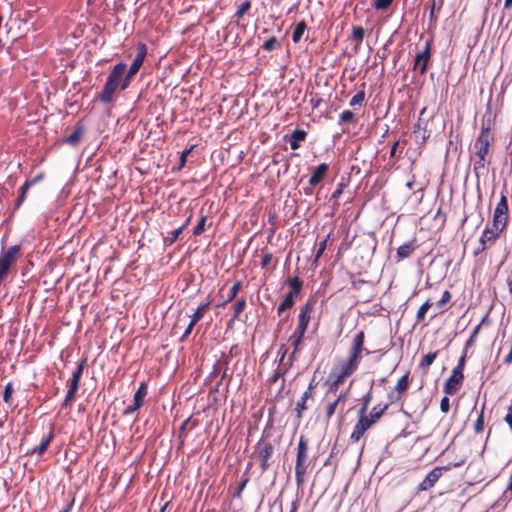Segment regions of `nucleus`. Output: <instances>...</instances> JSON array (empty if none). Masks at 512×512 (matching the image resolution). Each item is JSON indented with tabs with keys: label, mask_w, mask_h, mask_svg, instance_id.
<instances>
[{
	"label": "nucleus",
	"mask_w": 512,
	"mask_h": 512,
	"mask_svg": "<svg viewBox=\"0 0 512 512\" xmlns=\"http://www.w3.org/2000/svg\"><path fill=\"white\" fill-rule=\"evenodd\" d=\"M11 265L0 259V281L5 279L9 273Z\"/></svg>",
	"instance_id": "4d7b16f0"
},
{
	"label": "nucleus",
	"mask_w": 512,
	"mask_h": 512,
	"mask_svg": "<svg viewBox=\"0 0 512 512\" xmlns=\"http://www.w3.org/2000/svg\"><path fill=\"white\" fill-rule=\"evenodd\" d=\"M465 363H466V353H464L459 358L457 365L452 370H455V371L463 373L464 372Z\"/></svg>",
	"instance_id": "052dcab7"
},
{
	"label": "nucleus",
	"mask_w": 512,
	"mask_h": 512,
	"mask_svg": "<svg viewBox=\"0 0 512 512\" xmlns=\"http://www.w3.org/2000/svg\"><path fill=\"white\" fill-rule=\"evenodd\" d=\"M346 398H347V393L346 392H341L333 400H329V398L325 399L326 400V404L324 405L323 410H324V417H325V421L326 422H329L331 417L335 414V411H336L338 405L341 402L344 403Z\"/></svg>",
	"instance_id": "4468645a"
},
{
	"label": "nucleus",
	"mask_w": 512,
	"mask_h": 512,
	"mask_svg": "<svg viewBox=\"0 0 512 512\" xmlns=\"http://www.w3.org/2000/svg\"><path fill=\"white\" fill-rule=\"evenodd\" d=\"M431 47L432 40H427L425 43V47L422 51L418 52L414 59L413 68L418 69L420 74L424 75L427 72L428 63L431 59Z\"/></svg>",
	"instance_id": "9d476101"
},
{
	"label": "nucleus",
	"mask_w": 512,
	"mask_h": 512,
	"mask_svg": "<svg viewBox=\"0 0 512 512\" xmlns=\"http://www.w3.org/2000/svg\"><path fill=\"white\" fill-rule=\"evenodd\" d=\"M303 340L304 339L299 338V337H294V336L289 337V342L293 348L291 357H293L297 352L300 351Z\"/></svg>",
	"instance_id": "a18cd8bd"
},
{
	"label": "nucleus",
	"mask_w": 512,
	"mask_h": 512,
	"mask_svg": "<svg viewBox=\"0 0 512 512\" xmlns=\"http://www.w3.org/2000/svg\"><path fill=\"white\" fill-rule=\"evenodd\" d=\"M494 142V134L491 132V120L483 122L480 133L474 143L476 156L488 157L491 146Z\"/></svg>",
	"instance_id": "39448f33"
},
{
	"label": "nucleus",
	"mask_w": 512,
	"mask_h": 512,
	"mask_svg": "<svg viewBox=\"0 0 512 512\" xmlns=\"http://www.w3.org/2000/svg\"><path fill=\"white\" fill-rule=\"evenodd\" d=\"M364 344L365 332L360 330L354 335L352 339L348 351V357L341 359L333 367L330 374V377H333V380L329 384L325 399H328L330 394H336L339 387L346 381V379L356 372L363 356L370 354V351L365 348Z\"/></svg>",
	"instance_id": "f257e3e1"
},
{
	"label": "nucleus",
	"mask_w": 512,
	"mask_h": 512,
	"mask_svg": "<svg viewBox=\"0 0 512 512\" xmlns=\"http://www.w3.org/2000/svg\"><path fill=\"white\" fill-rule=\"evenodd\" d=\"M251 8V1L245 0L243 3H241L238 6V9L236 13L234 14V17L237 19H241Z\"/></svg>",
	"instance_id": "58836bf2"
},
{
	"label": "nucleus",
	"mask_w": 512,
	"mask_h": 512,
	"mask_svg": "<svg viewBox=\"0 0 512 512\" xmlns=\"http://www.w3.org/2000/svg\"><path fill=\"white\" fill-rule=\"evenodd\" d=\"M388 406H389L388 404H384V405H382V404H377V405H375V406L371 409L370 413L368 414V417H369L370 419H373V422H374V423H377V421H378V420H379V419L384 415V413L387 411Z\"/></svg>",
	"instance_id": "bb28decb"
},
{
	"label": "nucleus",
	"mask_w": 512,
	"mask_h": 512,
	"mask_svg": "<svg viewBox=\"0 0 512 512\" xmlns=\"http://www.w3.org/2000/svg\"><path fill=\"white\" fill-rule=\"evenodd\" d=\"M440 410L443 412V413H448L449 410H450V400L449 398L446 396H444L441 401H440Z\"/></svg>",
	"instance_id": "bf43d9fd"
},
{
	"label": "nucleus",
	"mask_w": 512,
	"mask_h": 512,
	"mask_svg": "<svg viewBox=\"0 0 512 512\" xmlns=\"http://www.w3.org/2000/svg\"><path fill=\"white\" fill-rule=\"evenodd\" d=\"M372 398H373V394H372V391L370 390L369 392H367V393L362 397V399H361L362 405H361V407H360V409H359V411H358V412H361V413H364V412H365V413H367V411H368V406H369V404H370V402H371Z\"/></svg>",
	"instance_id": "49530a36"
},
{
	"label": "nucleus",
	"mask_w": 512,
	"mask_h": 512,
	"mask_svg": "<svg viewBox=\"0 0 512 512\" xmlns=\"http://www.w3.org/2000/svg\"><path fill=\"white\" fill-rule=\"evenodd\" d=\"M246 306L247 304L245 298L242 297L236 300V302L233 305V315L227 323L228 328H232L235 321L245 322L247 317L245 316V318L243 319L242 313L245 310Z\"/></svg>",
	"instance_id": "2eb2a0df"
},
{
	"label": "nucleus",
	"mask_w": 512,
	"mask_h": 512,
	"mask_svg": "<svg viewBox=\"0 0 512 512\" xmlns=\"http://www.w3.org/2000/svg\"><path fill=\"white\" fill-rule=\"evenodd\" d=\"M317 384L318 383L316 382L315 378H313L310 381L308 388L306 389V391L302 394V396L300 398L304 399L305 401L312 399L314 396V389L316 388Z\"/></svg>",
	"instance_id": "ea45409f"
},
{
	"label": "nucleus",
	"mask_w": 512,
	"mask_h": 512,
	"mask_svg": "<svg viewBox=\"0 0 512 512\" xmlns=\"http://www.w3.org/2000/svg\"><path fill=\"white\" fill-rule=\"evenodd\" d=\"M483 430H484V406L482 407V409L477 417V420L474 424V432L476 434L482 433Z\"/></svg>",
	"instance_id": "79ce46f5"
},
{
	"label": "nucleus",
	"mask_w": 512,
	"mask_h": 512,
	"mask_svg": "<svg viewBox=\"0 0 512 512\" xmlns=\"http://www.w3.org/2000/svg\"><path fill=\"white\" fill-rule=\"evenodd\" d=\"M45 173L39 172L33 179L27 180L28 183H31V186L35 185L36 183L42 181L44 179Z\"/></svg>",
	"instance_id": "774afa93"
},
{
	"label": "nucleus",
	"mask_w": 512,
	"mask_h": 512,
	"mask_svg": "<svg viewBox=\"0 0 512 512\" xmlns=\"http://www.w3.org/2000/svg\"><path fill=\"white\" fill-rule=\"evenodd\" d=\"M206 220H207V216L206 215H203L199 219L197 225L195 226V228L193 230V235L199 236V235H201L205 231Z\"/></svg>",
	"instance_id": "09e8293b"
},
{
	"label": "nucleus",
	"mask_w": 512,
	"mask_h": 512,
	"mask_svg": "<svg viewBox=\"0 0 512 512\" xmlns=\"http://www.w3.org/2000/svg\"><path fill=\"white\" fill-rule=\"evenodd\" d=\"M393 0H373V7L377 10H387Z\"/></svg>",
	"instance_id": "603ef678"
},
{
	"label": "nucleus",
	"mask_w": 512,
	"mask_h": 512,
	"mask_svg": "<svg viewBox=\"0 0 512 512\" xmlns=\"http://www.w3.org/2000/svg\"><path fill=\"white\" fill-rule=\"evenodd\" d=\"M211 302L212 300L208 299L205 303L200 304L196 311L191 315V320L195 323L200 321L207 312Z\"/></svg>",
	"instance_id": "c756f323"
},
{
	"label": "nucleus",
	"mask_w": 512,
	"mask_h": 512,
	"mask_svg": "<svg viewBox=\"0 0 512 512\" xmlns=\"http://www.w3.org/2000/svg\"><path fill=\"white\" fill-rule=\"evenodd\" d=\"M285 372V370H281L280 368L276 369L270 378V382L276 383L281 377L284 376Z\"/></svg>",
	"instance_id": "e2e57ef3"
},
{
	"label": "nucleus",
	"mask_w": 512,
	"mask_h": 512,
	"mask_svg": "<svg viewBox=\"0 0 512 512\" xmlns=\"http://www.w3.org/2000/svg\"><path fill=\"white\" fill-rule=\"evenodd\" d=\"M295 299L291 295H285L284 299L280 302L277 307V314L281 315L285 310L290 309L294 306Z\"/></svg>",
	"instance_id": "72a5a7b5"
},
{
	"label": "nucleus",
	"mask_w": 512,
	"mask_h": 512,
	"mask_svg": "<svg viewBox=\"0 0 512 512\" xmlns=\"http://www.w3.org/2000/svg\"><path fill=\"white\" fill-rule=\"evenodd\" d=\"M464 382V373L452 370L451 375L445 381L443 391L446 395H455L462 387Z\"/></svg>",
	"instance_id": "f8f14e48"
},
{
	"label": "nucleus",
	"mask_w": 512,
	"mask_h": 512,
	"mask_svg": "<svg viewBox=\"0 0 512 512\" xmlns=\"http://www.w3.org/2000/svg\"><path fill=\"white\" fill-rule=\"evenodd\" d=\"M306 28H307V25L304 20H302L296 24V26L293 30V33H292V41L294 43H298L301 40Z\"/></svg>",
	"instance_id": "473e14b6"
},
{
	"label": "nucleus",
	"mask_w": 512,
	"mask_h": 512,
	"mask_svg": "<svg viewBox=\"0 0 512 512\" xmlns=\"http://www.w3.org/2000/svg\"><path fill=\"white\" fill-rule=\"evenodd\" d=\"M329 170V165L327 163H321L319 164L313 171L310 179L309 184L312 187L317 186L327 175Z\"/></svg>",
	"instance_id": "6ab92c4d"
},
{
	"label": "nucleus",
	"mask_w": 512,
	"mask_h": 512,
	"mask_svg": "<svg viewBox=\"0 0 512 512\" xmlns=\"http://www.w3.org/2000/svg\"><path fill=\"white\" fill-rule=\"evenodd\" d=\"M197 323L193 322L192 320H190L184 334L182 335L181 337V340L184 341L185 339H187L189 337V335L191 334L194 326L196 325Z\"/></svg>",
	"instance_id": "69168bd1"
},
{
	"label": "nucleus",
	"mask_w": 512,
	"mask_h": 512,
	"mask_svg": "<svg viewBox=\"0 0 512 512\" xmlns=\"http://www.w3.org/2000/svg\"><path fill=\"white\" fill-rule=\"evenodd\" d=\"M126 64L119 62L113 66L108 74L106 82L98 95V99L104 104H110L114 101L118 90H125L129 87L130 81L126 82Z\"/></svg>",
	"instance_id": "f03ea898"
},
{
	"label": "nucleus",
	"mask_w": 512,
	"mask_h": 512,
	"mask_svg": "<svg viewBox=\"0 0 512 512\" xmlns=\"http://www.w3.org/2000/svg\"><path fill=\"white\" fill-rule=\"evenodd\" d=\"M306 331H307V329L305 327L299 326L297 324V326H296L294 332L291 334V336L299 337V338L304 339Z\"/></svg>",
	"instance_id": "680f3d73"
},
{
	"label": "nucleus",
	"mask_w": 512,
	"mask_h": 512,
	"mask_svg": "<svg viewBox=\"0 0 512 512\" xmlns=\"http://www.w3.org/2000/svg\"><path fill=\"white\" fill-rule=\"evenodd\" d=\"M365 98V92L363 90L357 92L349 102V105L354 107L355 105H361Z\"/></svg>",
	"instance_id": "864d4df0"
},
{
	"label": "nucleus",
	"mask_w": 512,
	"mask_h": 512,
	"mask_svg": "<svg viewBox=\"0 0 512 512\" xmlns=\"http://www.w3.org/2000/svg\"><path fill=\"white\" fill-rule=\"evenodd\" d=\"M357 423L360 424V426H362L367 431L375 424L373 422V419H370L368 417V414L365 412L364 413L358 412Z\"/></svg>",
	"instance_id": "e433bc0d"
},
{
	"label": "nucleus",
	"mask_w": 512,
	"mask_h": 512,
	"mask_svg": "<svg viewBox=\"0 0 512 512\" xmlns=\"http://www.w3.org/2000/svg\"><path fill=\"white\" fill-rule=\"evenodd\" d=\"M249 480L250 479H249L248 475H243L242 476L241 483L237 487V489H236V491L234 493V497H236L238 499H240L242 497V492L245 489L246 485L248 484Z\"/></svg>",
	"instance_id": "3c124183"
},
{
	"label": "nucleus",
	"mask_w": 512,
	"mask_h": 512,
	"mask_svg": "<svg viewBox=\"0 0 512 512\" xmlns=\"http://www.w3.org/2000/svg\"><path fill=\"white\" fill-rule=\"evenodd\" d=\"M366 432H367V430L364 429L362 426H360V424H358L356 422V424L353 427V431L349 437L350 443H352V444L358 443L360 441V439L365 435Z\"/></svg>",
	"instance_id": "2f4dec72"
},
{
	"label": "nucleus",
	"mask_w": 512,
	"mask_h": 512,
	"mask_svg": "<svg viewBox=\"0 0 512 512\" xmlns=\"http://www.w3.org/2000/svg\"><path fill=\"white\" fill-rule=\"evenodd\" d=\"M308 408L307 406V401H305L304 399L300 398L297 403H296V407H295V412H296V418L298 420H301L302 419V416H303V412Z\"/></svg>",
	"instance_id": "c03bdc74"
},
{
	"label": "nucleus",
	"mask_w": 512,
	"mask_h": 512,
	"mask_svg": "<svg viewBox=\"0 0 512 512\" xmlns=\"http://www.w3.org/2000/svg\"><path fill=\"white\" fill-rule=\"evenodd\" d=\"M20 252V246L19 245H13L10 246L1 256L0 259L11 266L15 264L17 260V256Z\"/></svg>",
	"instance_id": "b1692460"
},
{
	"label": "nucleus",
	"mask_w": 512,
	"mask_h": 512,
	"mask_svg": "<svg viewBox=\"0 0 512 512\" xmlns=\"http://www.w3.org/2000/svg\"><path fill=\"white\" fill-rule=\"evenodd\" d=\"M199 425V421L194 419L192 416L188 417L181 425L178 433L180 445L184 444L185 438L188 434Z\"/></svg>",
	"instance_id": "a211bd4d"
},
{
	"label": "nucleus",
	"mask_w": 512,
	"mask_h": 512,
	"mask_svg": "<svg viewBox=\"0 0 512 512\" xmlns=\"http://www.w3.org/2000/svg\"><path fill=\"white\" fill-rule=\"evenodd\" d=\"M278 46H279V43H278L277 38L275 36H272L263 43L262 48L265 51L270 52V51L275 50Z\"/></svg>",
	"instance_id": "de8ad7c7"
},
{
	"label": "nucleus",
	"mask_w": 512,
	"mask_h": 512,
	"mask_svg": "<svg viewBox=\"0 0 512 512\" xmlns=\"http://www.w3.org/2000/svg\"><path fill=\"white\" fill-rule=\"evenodd\" d=\"M365 37V30L361 26H353L352 32L348 37V40L353 41L355 43V49L362 44L363 39Z\"/></svg>",
	"instance_id": "a878e982"
},
{
	"label": "nucleus",
	"mask_w": 512,
	"mask_h": 512,
	"mask_svg": "<svg viewBox=\"0 0 512 512\" xmlns=\"http://www.w3.org/2000/svg\"><path fill=\"white\" fill-rule=\"evenodd\" d=\"M307 132L303 129H295L289 136V143L292 150L301 147V143L306 140Z\"/></svg>",
	"instance_id": "aec40b11"
},
{
	"label": "nucleus",
	"mask_w": 512,
	"mask_h": 512,
	"mask_svg": "<svg viewBox=\"0 0 512 512\" xmlns=\"http://www.w3.org/2000/svg\"><path fill=\"white\" fill-rule=\"evenodd\" d=\"M54 437V429L52 427L49 434L43 437L40 444L37 447L33 448L31 451H29L28 454H43L47 450V447L49 446L50 442L54 439Z\"/></svg>",
	"instance_id": "5701e85b"
},
{
	"label": "nucleus",
	"mask_w": 512,
	"mask_h": 512,
	"mask_svg": "<svg viewBox=\"0 0 512 512\" xmlns=\"http://www.w3.org/2000/svg\"><path fill=\"white\" fill-rule=\"evenodd\" d=\"M330 235L328 234L322 241L318 244V249L315 253V259L314 262H318V260L322 257L324 251L327 248V242L329 240Z\"/></svg>",
	"instance_id": "37998d69"
},
{
	"label": "nucleus",
	"mask_w": 512,
	"mask_h": 512,
	"mask_svg": "<svg viewBox=\"0 0 512 512\" xmlns=\"http://www.w3.org/2000/svg\"><path fill=\"white\" fill-rule=\"evenodd\" d=\"M272 261V254L267 249H262L261 268H266Z\"/></svg>",
	"instance_id": "5fc2aeb1"
},
{
	"label": "nucleus",
	"mask_w": 512,
	"mask_h": 512,
	"mask_svg": "<svg viewBox=\"0 0 512 512\" xmlns=\"http://www.w3.org/2000/svg\"><path fill=\"white\" fill-rule=\"evenodd\" d=\"M86 359H83L80 361L77 365L76 370L73 372L71 379L67 382L68 391L65 396V399L62 403V407L67 408L71 405L73 399L75 398L77 391L79 389L81 376L83 373V370L86 366Z\"/></svg>",
	"instance_id": "423d86ee"
},
{
	"label": "nucleus",
	"mask_w": 512,
	"mask_h": 512,
	"mask_svg": "<svg viewBox=\"0 0 512 512\" xmlns=\"http://www.w3.org/2000/svg\"><path fill=\"white\" fill-rule=\"evenodd\" d=\"M309 102H310L312 109H317L320 107L321 103L323 102V99L321 97H319L318 95H315V96L311 97Z\"/></svg>",
	"instance_id": "0e129e2a"
},
{
	"label": "nucleus",
	"mask_w": 512,
	"mask_h": 512,
	"mask_svg": "<svg viewBox=\"0 0 512 512\" xmlns=\"http://www.w3.org/2000/svg\"><path fill=\"white\" fill-rule=\"evenodd\" d=\"M83 134H84L83 126L77 125L75 127V129L73 130V132L65 138L64 142L69 145H72V146H77L80 143V141L83 137Z\"/></svg>",
	"instance_id": "393cba45"
},
{
	"label": "nucleus",
	"mask_w": 512,
	"mask_h": 512,
	"mask_svg": "<svg viewBox=\"0 0 512 512\" xmlns=\"http://www.w3.org/2000/svg\"><path fill=\"white\" fill-rule=\"evenodd\" d=\"M31 187V183H28L27 181L24 182V184L19 189V195L17 197L16 206H20L21 203L25 200L26 194Z\"/></svg>",
	"instance_id": "a19ab883"
},
{
	"label": "nucleus",
	"mask_w": 512,
	"mask_h": 512,
	"mask_svg": "<svg viewBox=\"0 0 512 512\" xmlns=\"http://www.w3.org/2000/svg\"><path fill=\"white\" fill-rule=\"evenodd\" d=\"M504 231L505 230L501 229L500 227L493 226V224L491 227L486 226L480 236V247L474 251V255L478 256L480 253L490 248L493 244L496 243V241L500 238L501 233Z\"/></svg>",
	"instance_id": "6e6552de"
},
{
	"label": "nucleus",
	"mask_w": 512,
	"mask_h": 512,
	"mask_svg": "<svg viewBox=\"0 0 512 512\" xmlns=\"http://www.w3.org/2000/svg\"><path fill=\"white\" fill-rule=\"evenodd\" d=\"M509 222V206L508 199L505 194H501L498 203L494 209L492 224L506 230Z\"/></svg>",
	"instance_id": "0eeeda50"
},
{
	"label": "nucleus",
	"mask_w": 512,
	"mask_h": 512,
	"mask_svg": "<svg viewBox=\"0 0 512 512\" xmlns=\"http://www.w3.org/2000/svg\"><path fill=\"white\" fill-rule=\"evenodd\" d=\"M14 392L12 383H7L4 388L3 401L7 404H11L12 394Z\"/></svg>",
	"instance_id": "8fccbe9b"
},
{
	"label": "nucleus",
	"mask_w": 512,
	"mask_h": 512,
	"mask_svg": "<svg viewBox=\"0 0 512 512\" xmlns=\"http://www.w3.org/2000/svg\"><path fill=\"white\" fill-rule=\"evenodd\" d=\"M432 302L430 300H427L426 302H424L420 308L418 309L417 311V314H416V321L417 323H422L424 322L425 320V315L427 313V311L429 310V308L432 306Z\"/></svg>",
	"instance_id": "c9c22d12"
},
{
	"label": "nucleus",
	"mask_w": 512,
	"mask_h": 512,
	"mask_svg": "<svg viewBox=\"0 0 512 512\" xmlns=\"http://www.w3.org/2000/svg\"><path fill=\"white\" fill-rule=\"evenodd\" d=\"M241 288H242V282L236 281L230 288L227 298L221 304H218L217 307L225 306L226 304L233 301L237 297Z\"/></svg>",
	"instance_id": "cd10ccee"
},
{
	"label": "nucleus",
	"mask_w": 512,
	"mask_h": 512,
	"mask_svg": "<svg viewBox=\"0 0 512 512\" xmlns=\"http://www.w3.org/2000/svg\"><path fill=\"white\" fill-rule=\"evenodd\" d=\"M490 164L488 157L477 156V160L473 164V170L478 176L480 172L484 173Z\"/></svg>",
	"instance_id": "7c9ffc66"
},
{
	"label": "nucleus",
	"mask_w": 512,
	"mask_h": 512,
	"mask_svg": "<svg viewBox=\"0 0 512 512\" xmlns=\"http://www.w3.org/2000/svg\"><path fill=\"white\" fill-rule=\"evenodd\" d=\"M147 392V384L145 382L140 383L137 391L134 394L133 405L127 407V412H134L138 410L143 405Z\"/></svg>",
	"instance_id": "dca6fc26"
},
{
	"label": "nucleus",
	"mask_w": 512,
	"mask_h": 512,
	"mask_svg": "<svg viewBox=\"0 0 512 512\" xmlns=\"http://www.w3.org/2000/svg\"><path fill=\"white\" fill-rule=\"evenodd\" d=\"M308 439L301 435L297 445L296 463H295V481L297 486H302L305 482V475L309 466L308 462Z\"/></svg>",
	"instance_id": "7ed1b4c3"
},
{
	"label": "nucleus",
	"mask_w": 512,
	"mask_h": 512,
	"mask_svg": "<svg viewBox=\"0 0 512 512\" xmlns=\"http://www.w3.org/2000/svg\"><path fill=\"white\" fill-rule=\"evenodd\" d=\"M348 184L349 179L342 177L340 182L337 184L335 191L332 193L331 199L337 201Z\"/></svg>",
	"instance_id": "f704fd0d"
},
{
	"label": "nucleus",
	"mask_w": 512,
	"mask_h": 512,
	"mask_svg": "<svg viewBox=\"0 0 512 512\" xmlns=\"http://www.w3.org/2000/svg\"><path fill=\"white\" fill-rule=\"evenodd\" d=\"M416 248L417 245L415 244L414 240L401 245L396 252L397 261H401L405 258L410 257L412 253L416 250Z\"/></svg>",
	"instance_id": "4be33fe9"
},
{
	"label": "nucleus",
	"mask_w": 512,
	"mask_h": 512,
	"mask_svg": "<svg viewBox=\"0 0 512 512\" xmlns=\"http://www.w3.org/2000/svg\"><path fill=\"white\" fill-rule=\"evenodd\" d=\"M183 232L182 228H177L169 232L168 237L165 239L170 245L177 241L179 235Z\"/></svg>",
	"instance_id": "6e6d98bb"
},
{
	"label": "nucleus",
	"mask_w": 512,
	"mask_h": 512,
	"mask_svg": "<svg viewBox=\"0 0 512 512\" xmlns=\"http://www.w3.org/2000/svg\"><path fill=\"white\" fill-rule=\"evenodd\" d=\"M438 355V352H432L424 355L419 363V367L422 369V371L426 374L429 370V367L433 364L436 357Z\"/></svg>",
	"instance_id": "c85d7f7f"
},
{
	"label": "nucleus",
	"mask_w": 512,
	"mask_h": 512,
	"mask_svg": "<svg viewBox=\"0 0 512 512\" xmlns=\"http://www.w3.org/2000/svg\"><path fill=\"white\" fill-rule=\"evenodd\" d=\"M275 447L263 439L259 440L253 447L251 459L259 463L261 473H265L274 462Z\"/></svg>",
	"instance_id": "20e7f679"
},
{
	"label": "nucleus",
	"mask_w": 512,
	"mask_h": 512,
	"mask_svg": "<svg viewBox=\"0 0 512 512\" xmlns=\"http://www.w3.org/2000/svg\"><path fill=\"white\" fill-rule=\"evenodd\" d=\"M146 55H147L146 45L144 43H139L137 46V54H136L132 64L130 65L129 69L128 70L126 69V73H125L126 82L132 81V78L134 77V75H136L137 72L140 70Z\"/></svg>",
	"instance_id": "9b49d317"
},
{
	"label": "nucleus",
	"mask_w": 512,
	"mask_h": 512,
	"mask_svg": "<svg viewBox=\"0 0 512 512\" xmlns=\"http://www.w3.org/2000/svg\"><path fill=\"white\" fill-rule=\"evenodd\" d=\"M313 303L308 300L301 308L298 314V325L308 329V325L312 318Z\"/></svg>",
	"instance_id": "f3484780"
},
{
	"label": "nucleus",
	"mask_w": 512,
	"mask_h": 512,
	"mask_svg": "<svg viewBox=\"0 0 512 512\" xmlns=\"http://www.w3.org/2000/svg\"><path fill=\"white\" fill-rule=\"evenodd\" d=\"M409 372L403 375L394 387V392L388 394V399L391 404L404 402V395L409 388Z\"/></svg>",
	"instance_id": "1a4fd4ad"
},
{
	"label": "nucleus",
	"mask_w": 512,
	"mask_h": 512,
	"mask_svg": "<svg viewBox=\"0 0 512 512\" xmlns=\"http://www.w3.org/2000/svg\"><path fill=\"white\" fill-rule=\"evenodd\" d=\"M448 467H434L418 485L417 492L428 491L434 487L437 481L443 474V470H448Z\"/></svg>",
	"instance_id": "ddd939ff"
},
{
	"label": "nucleus",
	"mask_w": 512,
	"mask_h": 512,
	"mask_svg": "<svg viewBox=\"0 0 512 512\" xmlns=\"http://www.w3.org/2000/svg\"><path fill=\"white\" fill-rule=\"evenodd\" d=\"M357 119L355 117V114L351 110H344L339 115V124H346V123H356Z\"/></svg>",
	"instance_id": "4c0bfd02"
},
{
	"label": "nucleus",
	"mask_w": 512,
	"mask_h": 512,
	"mask_svg": "<svg viewBox=\"0 0 512 512\" xmlns=\"http://www.w3.org/2000/svg\"><path fill=\"white\" fill-rule=\"evenodd\" d=\"M451 297H452V295H451L450 291L445 290V291L443 292V294H442V297L438 300V302L436 303V305H437L438 307H442V306H444L445 304H447V303L451 300Z\"/></svg>",
	"instance_id": "13d9d810"
},
{
	"label": "nucleus",
	"mask_w": 512,
	"mask_h": 512,
	"mask_svg": "<svg viewBox=\"0 0 512 512\" xmlns=\"http://www.w3.org/2000/svg\"><path fill=\"white\" fill-rule=\"evenodd\" d=\"M286 283L290 287V291L286 295H291L294 299L297 298L301 293L303 281L296 275L294 277L287 278Z\"/></svg>",
	"instance_id": "412c9836"
},
{
	"label": "nucleus",
	"mask_w": 512,
	"mask_h": 512,
	"mask_svg": "<svg viewBox=\"0 0 512 512\" xmlns=\"http://www.w3.org/2000/svg\"><path fill=\"white\" fill-rule=\"evenodd\" d=\"M192 150H193V146H191L189 149L184 150L181 153V156H180V164H181V166L185 165L187 157L191 153Z\"/></svg>",
	"instance_id": "338daca9"
}]
</instances>
